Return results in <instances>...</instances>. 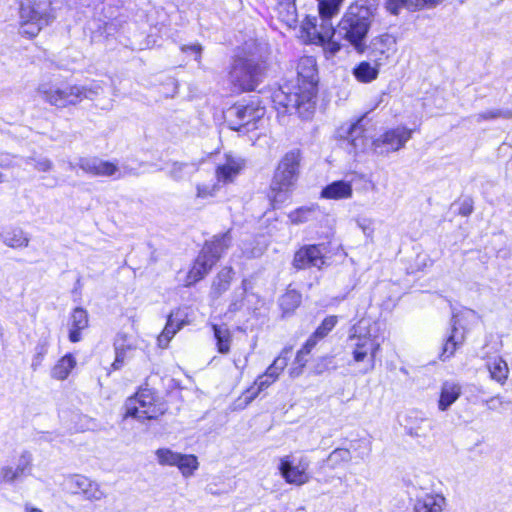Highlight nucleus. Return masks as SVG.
<instances>
[{
    "instance_id": "nucleus-1",
    "label": "nucleus",
    "mask_w": 512,
    "mask_h": 512,
    "mask_svg": "<svg viewBox=\"0 0 512 512\" xmlns=\"http://www.w3.org/2000/svg\"><path fill=\"white\" fill-rule=\"evenodd\" d=\"M382 324L370 318L360 319L349 335L351 355L356 363H365L362 373H368L375 367V360L383 343Z\"/></svg>"
},
{
    "instance_id": "nucleus-2",
    "label": "nucleus",
    "mask_w": 512,
    "mask_h": 512,
    "mask_svg": "<svg viewBox=\"0 0 512 512\" xmlns=\"http://www.w3.org/2000/svg\"><path fill=\"white\" fill-rule=\"evenodd\" d=\"M372 24L371 9L364 5H351L337 26V35L354 50L363 54L367 50L366 38Z\"/></svg>"
},
{
    "instance_id": "nucleus-3",
    "label": "nucleus",
    "mask_w": 512,
    "mask_h": 512,
    "mask_svg": "<svg viewBox=\"0 0 512 512\" xmlns=\"http://www.w3.org/2000/svg\"><path fill=\"white\" fill-rule=\"evenodd\" d=\"M300 159V151L295 149L287 152L278 164L270 185V197L274 205L286 200L288 192L297 181Z\"/></svg>"
},
{
    "instance_id": "nucleus-4",
    "label": "nucleus",
    "mask_w": 512,
    "mask_h": 512,
    "mask_svg": "<svg viewBox=\"0 0 512 512\" xmlns=\"http://www.w3.org/2000/svg\"><path fill=\"white\" fill-rule=\"evenodd\" d=\"M167 411V405L149 388H140L125 402V417L153 420Z\"/></svg>"
},
{
    "instance_id": "nucleus-5",
    "label": "nucleus",
    "mask_w": 512,
    "mask_h": 512,
    "mask_svg": "<svg viewBox=\"0 0 512 512\" xmlns=\"http://www.w3.org/2000/svg\"><path fill=\"white\" fill-rule=\"evenodd\" d=\"M53 18L49 2L22 0L19 11L20 33L30 38L35 37Z\"/></svg>"
},
{
    "instance_id": "nucleus-6",
    "label": "nucleus",
    "mask_w": 512,
    "mask_h": 512,
    "mask_svg": "<svg viewBox=\"0 0 512 512\" xmlns=\"http://www.w3.org/2000/svg\"><path fill=\"white\" fill-rule=\"evenodd\" d=\"M263 70V65L254 57L238 55L230 71V81L237 91H251L261 81Z\"/></svg>"
},
{
    "instance_id": "nucleus-7",
    "label": "nucleus",
    "mask_w": 512,
    "mask_h": 512,
    "mask_svg": "<svg viewBox=\"0 0 512 512\" xmlns=\"http://www.w3.org/2000/svg\"><path fill=\"white\" fill-rule=\"evenodd\" d=\"M330 17L308 18L305 24L307 34L313 43L321 45L327 58L333 57L339 52L341 45L334 39L337 28H334Z\"/></svg>"
},
{
    "instance_id": "nucleus-8",
    "label": "nucleus",
    "mask_w": 512,
    "mask_h": 512,
    "mask_svg": "<svg viewBox=\"0 0 512 512\" xmlns=\"http://www.w3.org/2000/svg\"><path fill=\"white\" fill-rule=\"evenodd\" d=\"M272 102L275 108L282 113L296 112L300 117L307 118L314 111L315 106L306 107L304 92L298 86L285 84L272 94Z\"/></svg>"
},
{
    "instance_id": "nucleus-9",
    "label": "nucleus",
    "mask_w": 512,
    "mask_h": 512,
    "mask_svg": "<svg viewBox=\"0 0 512 512\" xmlns=\"http://www.w3.org/2000/svg\"><path fill=\"white\" fill-rule=\"evenodd\" d=\"M297 86L304 92L306 107L315 106L318 75L316 60L312 56L301 57L297 64Z\"/></svg>"
},
{
    "instance_id": "nucleus-10",
    "label": "nucleus",
    "mask_w": 512,
    "mask_h": 512,
    "mask_svg": "<svg viewBox=\"0 0 512 512\" xmlns=\"http://www.w3.org/2000/svg\"><path fill=\"white\" fill-rule=\"evenodd\" d=\"M413 130L405 126H397L384 132L371 142L373 153L380 156H387L405 147L412 138Z\"/></svg>"
},
{
    "instance_id": "nucleus-11",
    "label": "nucleus",
    "mask_w": 512,
    "mask_h": 512,
    "mask_svg": "<svg viewBox=\"0 0 512 512\" xmlns=\"http://www.w3.org/2000/svg\"><path fill=\"white\" fill-rule=\"evenodd\" d=\"M38 92L46 102L58 108L80 103L81 90L78 85L43 83L39 86Z\"/></svg>"
},
{
    "instance_id": "nucleus-12",
    "label": "nucleus",
    "mask_w": 512,
    "mask_h": 512,
    "mask_svg": "<svg viewBox=\"0 0 512 512\" xmlns=\"http://www.w3.org/2000/svg\"><path fill=\"white\" fill-rule=\"evenodd\" d=\"M265 114L264 107L258 102L251 101L247 104L238 103L230 107L226 112V119L232 130L240 131L242 127L254 124Z\"/></svg>"
},
{
    "instance_id": "nucleus-13",
    "label": "nucleus",
    "mask_w": 512,
    "mask_h": 512,
    "mask_svg": "<svg viewBox=\"0 0 512 512\" xmlns=\"http://www.w3.org/2000/svg\"><path fill=\"white\" fill-rule=\"evenodd\" d=\"M309 466L310 461L307 457L302 456L296 460L291 456H284L280 459L278 469L286 483L302 486L311 479Z\"/></svg>"
},
{
    "instance_id": "nucleus-14",
    "label": "nucleus",
    "mask_w": 512,
    "mask_h": 512,
    "mask_svg": "<svg viewBox=\"0 0 512 512\" xmlns=\"http://www.w3.org/2000/svg\"><path fill=\"white\" fill-rule=\"evenodd\" d=\"M155 454L160 465L177 467L185 478L191 477L199 467L197 457L192 454H181L168 448H160Z\"/></svg>"
},
{
    "instance_id": "nucleus-15",
    "label": "nucleus",
    "mask_w": 512,
    "mask_h": 512,
    "mask_svg": "<svg viewBox=\"0 0 512 512\" xmlns=\"http://www.w3.org/2000/svg\"><path fill=\"white\" fill-rule=\"evenodd\" d=\"M367 49L369 59L373 64L383 67L397 52V41L393 35L384 33L372 38Z\"/></svg>"
},
{
    "instance_id": "nucleus-16",
    "label": "nucleus",
    "mask_w": 512,
    "mask_h": 512,
    "mask_svg": "<svg viewBox=\"0 0 512 512\" xmlns=\"http://www.w3.org/2000/svg\"><path fill=\"white\" fill-rule=\"evenodd\" d=\"M326 264L323 245H305L295 252L292 265L297 270L317 268Z\"/></svg>"
},
{
    "instance_id": "nucleus-17",
    "label": "nucleus",
    "mask_w": 512,
    "mask_h": 512,
    "mask_svg": "<svg viewBox=\"0 0 512 512\" xmlns=\"http://www.w3.org/2000/svg\"><path fill=\"white\" fill-rule=\"evenodd\" d=\"M66 489L73 494H82L85 499L99 501L105 497L100 485L83 475H71L65 479Z\"/></svg>"
},
{
    "instance_id": "nucleus-18",
    "label": "nucleus",
    "mask_w": 512,
    "mask_h": 512,
    "mask_svg": "<svg viewBox=\"0 0 512 512\" xmlns=\"http://www.w3.org/2000/svg\"><path fill=\"white\" fill-rule=\"evenodd\" d=\"M78 167L92 176L112 177L120 179L127 173H122L117 164L102 160L98 157H81L77 162Z\"/></svg>"
},
{
    "instance_id": "nucleus-19",
    "label": "nucleus",
    "mask_w": 512,
    "mask_h": 512,
    "mask_svg": "<svg viewBox=\"0 0 512 512\" xmlns=\"http://www.w3.org/2000/svg\"><path fill=\"white\" fill-rule=\"evenodd\" d=\"M361 119L352 123L346 130L342 127L340 136L347 142V149L355 155L365 152L369 146V140L365 136L364 126Z\"/></svg>"
},
{
    "instance_id": "nucleus-20",
    "label": "nucleus",
    "mask_w": 512,
    "mask_h": 512,
    "mask_svg": "<svg viewBox=\"0 0 512 512\" xmlns=\"http://www.w3.org/2000/svg\"><path fill=\"white\" fill-rule=\"evenodd\" d=\"M464 316H476V312L472 309H464L458 314H453L452 331L450 336L447 338L445 344L443 345L442 353L440 355V358L443 361L452 357L456 349L464 342V332L460 331L457 327V325L460 323V318Z\"/></svg>"
},
{
    "instance_id": "nucleus-21",
    "label": "nucleus",
    "mask_w": 512,
    "mask_h": 512,
    "mask_svg": "<svg viewBox=\"0 0 512 512\" xmlns=\"http://www.w3.org/2000/svg\"><path fill=\"white\" fill-rule=\"evenodd\" d=\"M254 288V281L252 278H245L241 282V286L236 288L232 294L231 302L228 310L230 312H238L244 308L252 310L250 305L252 298H257V295L252 292Z\"/></svg>"
},
{
    "instance_id": "nucleus-22",
    "label": "nucleus",
    "mask_w": 512,
    "mask_h": 512,
    "mask_svg": "<svg viewBox=\"0 0 512 512\" xmlns=\"http://www.w3.org/2000/svg\"><path fill=\"white\" fill-rule=\"evenodd\" d=\"M136 346L132 339L123 333L117 334L114 340L115 359L111 367L113 370H120L128 359L132 357Z\"/></svg>"
},
{
    "instance_id": "nucleus-23",
    "label": "nucleus",
    "mask_w": 512,
    "mask_h": 512,
    "mask_svg": "<svg viewBox=\"0 0 512 512\" xmlns=\"http://www.w3.org/2000/svg\"><path fill=\"white\" fill-rule=\"evenodd\" d=\"M232 242L230 231L215 235L211 240L205 242L201 252L208 256L215 264L228 250Z\"/></svg>"
},
{
    "instance_id": "nucleus-24",
    "label": "nucleus",
    "mask_w": 512,
    "mask_h": 512,
    "mask_svg": "<svg viewBox=\"0 0 512 512\" xmlns=\"http://www.w3.org/2000/svg\"><path fill=\"white\" fill-rule=\"evenodd\" d=\"M275 381L276 379L267 377L265 372L262 375H259L253 385L247 388L243 392L242 396L238 398L236 402L237 408H246L260 394V392L267 389Z\"/></svg>"
},
{
    "instance_id": "nucleus-25",
    "label": "nucleus",
    "mask_w": 512,
    "mask_h": 512,
    "mask_svg": "<svg viewBox=\"0 0 512 512\" xmlns=\"http://www.w3.org/2000/svg\"><path fill=\"white\" fill-rule=\"evenodd\" d=\"M244 160L239 157L227 156L225 163L219 165L216 169L217 182L228 184L233 182L240 171L243 169Z\"/></svg>"
},
{
    "instance_id": "nucleus-26",
    "label": "nucleus",
    "mask_w": 512,
    "mask_h": 512,
    "mask_svg": "<svg viewBox=\"0 0 512 512\" xmlns=\"http://www.w3.org/2000/svg\"><path fill=\"white\" fill-rule=\"evenodd\" d=\"M88 325L89 319L87 311L81 307L75 308L68 320L69 340L72 343L81 341V331L85 330Z\"/></svg>"
},
{
    "instance_id": "nucleus-27",
    "label": "nucleus",
    "mask_w": 512,
    "mask_h": 512,
    "mask_svg": "<svg viewBox=\"0 0 512 512\" xmlns=\"http://www.w3.org/2000/svg\"><path fill=\"white\" fill-rule=\"evenodd\" d=\"M182 316L179 310L169 315L162 333L158 336V345L161 348H166L176 332L186 324Z\"/></svg>"
},
{
    "instance_id": "nucleus-28",
    "label": "nucleus",
    "mask_w": 512,
    "mask_h": 512,
    "mask_svg": "<svg viewBox=\"0 0 512 512\" xmlns=\"http://www.w3.org/2000/svg\"><path fill=\"white\" fill-rule=\"evenodd\" d=\"M352 195L353 189L351 183L343 180L334 181L321 191L322 198L331 200L350 199Z\"/></svg>"
},
{
    "instance_id": "nucleus-29",
    "label": "nucleus",
    "mask_w": 512,
    "mask_h": 512,
    "mask_svg": "<svg viewBox=\"0 0 512 512\" xmlns=\"http://www.w3.org/2000/svg\"><path fill=\"white\" fill-rule=\"evenodd\" d=\"M215 263L200 251L190 271L188 272V284L202 280L212 269Z\"/></svg>"
},
{
    "instance_id": "nucleus-30",
    "label": "nucleus",
    "mask_w": 512,
    "mask_h": 512,
    "mask_svg": "<svg viewBox=\"0 0 512 512\" xmlns=\"http://www.w3.org/2000/svg\"><path fill=\"white\" fill-rule=\"evenodd\" d=\"M446 500L439 494H425L416 500L415 512H442Z\"/></svg>"
},
{
    "instance_id": "nucleus-31",
    "label": "nucleus",
    "mask_w": 512,
    "mask_h": 512,
    "mask_svg": "<svg viewBox=\"0 0 512 512\" xmlns=\"http://www.w3.org/2000/svg\"><path fill=\"white\" fill-rule=\"evenodd\" d=\"M0 239L6 246L14 249L27 247L29 244V237L18 227L5 228L0 233Z\"/></svg>"
},
{
    "instance_id": "nucleus-32",
    "label": "nucleus",
    "mask_w": 512,
    "mask_h": 512,
    "mask_svg": "<svg viewBox=\"0 0 512 512\" xmlns=\"http://www.w3.org/2000/svg\"><path fill=\"white\" fill-rule=\"evenodd\" d=\"M198 171L196 162H172L168 176L174 181H183L192 177Z\"/></svg>"
},
{
    "instance_id": "nucleus-33",
    "label": "nucleus",
    "mask_w": 512,
    "mask_h": 512,
    "mask_svg": "<svg viewBox=\"0 0 512 512\" xmlns=\"http://www.w3.org/2000/svg\"><path fill=\"white\" fill-rule=\"evenodd\" d=\"M233 276L234 270L232 269V267L222 268L213 280L211 286V294L215 298H218L224 292H226L230 287Z\"/></svg>"
},
{
    "instance_id": "nucleus-34",
    "label": "nucleus",
    "mask_w": 512,
    "mask_h": 512,
    "mask_svg": "<svg viewBox=\"0 0 512 512\" xmlns=\"http://www.w3.org/2000/svg\"><path fill=\"white\" fill-rule=\"evenodd\" d=\"M380 68L381 66L373 64L370 59L367 61H361L353 69V75L359 82L370 83L377 79Z\"/></svg>"
},
{
    "instance_id": "nucleus-35",
    "label": "nucleus",
    "mask_w": 512,
    "mask_h": 512,
    "mask_svg": "<svg viewBox=\"0 0 512 512\" xmlns=\"http://www.w3.org/2000/svg\"><path fill=\"white\" fill-rule=\"evenodd\" d=\"M337 323V316H327L316 328L314 333L307 339L308 346L315 347L319 341L324 339L334 329Z\"/></svg>"
},
{
    "instance_id": "nucleus-36",
    "label": "nucleus",
    "mask_w": 512,
    "mask_h": 512,
    "mask_svg": "<svg viewBox=\"0 0 512 512\" xmlns=\"http://www.w3.org/2000/svg\"><path fill=\"white\" fill-rule=\"evenodd\" d=\"M487 369L490 377L500 384H504L508 378L509 368L505 360L501 357H494L487 361Z\"/></svg>"
},
{
    "instance_id": "nucleus-37",
    "label": "nucleus",
    "mask_w": 512,
    "mask_h": 512,
    "mask_svg": "<svg viewBox=\"0 0 512 512\" xmlns=\"http://www.w3.org/2000/svg\"><path fill=\"white\" fill-rule=\"evenodd\" d=\"M75 366V357L72 354H66L52 368L51 377L56 380H65Z\"/></svg>"
},
{
    "instance_id": "nucleus-38",
    "label": "nucleus",
    "mask_w": 512,
    "mask_h": 512,
    "mask_svg": "<svg viewBox=\"0 0 512 512\" xmlns=\"http://www.w3.org/2000/svg\"><path fill=\"white\" fill-rule=\"evenodd\" d=\"M460 396V386L446 382L442 386L438 407L441 411L447 410Z\"/></svg>"
},
{
    "instance_id": "nucleus-39",
    "label": "nucleus",
    "mask_w": 512,
    "mask_h": 512,
    "mask_svg": "<svg viewBox=\"0 0 512 512\" xmlns=\"http://www.w3.org/2000/svg\"><path fill=\"white\" fill-rule=\"evenodd\" d=\"M213 332L218 352L227 354L230 351L231 343V333L229 329L224 326L213 325Z\"/></svg>"
},
{
    "instance_id": "nucleus-40",
    "label": "nucleus",
    "mask_w": 512,
    "mask_h": 512,
    "mask_svg": "<svg viewBox=\"0 0 512 512\" xmlns=\"http://www.w3.org/2000/svg\"><path fill=\"white\" fill-rule=\"evenodd\" d=\"M352 454L350 450L346 448H336L327 457V466L331 469H335L344 463L350 462Z\"/></svg>"
},
{
    "instance_id": "nucleus-41",
    "label": "nucleus",
    "mask_w": 512,
    "mask_h": 512,
    "mask_svg": "<svg viewBox=\"0 0 512 512\" xmlns=\"http://www.w3.org/2000/svg\"><path fill=\"white\" fill-rule=\"evenodd\" d=\"M344 0H319L318 12L321 17L334 18L338 15Z\"/></svg>"
},
{
    "instance_id": "nucleus-42",
    "label": "nucleus",
    "mask_w": 512,
    "mask_h": 512,
    "mask_svg": "<svg viewBox=\"0 0 512 512\" xmlns=\"http://www.w3.org/2000/svg\"><path fill=\"white\" fill-rule=\"evenodd\" d=\"M301 298L300 293L289 290L280 298V306L284 312H291L300 305Z\"/></svg>"
},
{
    "instance_id": "nucleus-43",
    "label": "nucleus",
    "mask_w": 512,
    "mask_h": 512,
    "mask_svg": "<svg viewBox=\"0 0 512 512\" xmlns=\"http://www.w3.org/2000/svg\"><path fill=\"white\" fill-rule=\"evenodd\" d=\"M27 165H31L39 172H49L53 168V162L44 156H33L24 159Z\"/></svg>"
},
{
    "instance_id": "nucleus-44",
    "label": "nucleus",
    "mask_w": 512,
    "mask_h": 512,
    "mask_svg": "<svg viewBox=\"0 0 512 512\" xmlns=\"http://www.w3.org/2000/svg\"><path fill=\"white\" fill-rule=\"evenodd\" d=\"M78 88L81 90L80 96V102L83 99H94L101 93H103V86L98 81H93L89 85L80 86L78 85Z\"/></svg>"
},
{
    "instance_id": "nucleus-45",
    "label": "nucleus",
    "mask_w": 512,
    "mask_h": 512,
    "mask_svg": "<svg viewBox=\"0 0 512 512\" xmlns=\"http://www.w3.org/2000/svg\"><path fill=\"white\" fill-rule=\"evenodd\" d=\"M220 189L218 182L197 184L196 197L199 199H208L216 196Z\"/></svg>"
},
{
    "instance_id": "nucleus-46",
    "label": "nucleus",
    "mask_w": 512,
    "mask_h": 512,
    "mask_svg": "<svg viewBox=\"0 0 512 512\" xmlns=\"http://www.w3.org/2000/svg\"><path fill=\"white\" fill-rule=\"evenodd\" d=\"M48 352V343L46 340L39 342L35 347V354L32 359L31 368L36 371L42 364L45 355Z\"/></svg>"
},
{
    "instance_id": "nucleus-47",
    "label": "nucleus",
    "mask_w": 512,
    "mask_h": 512,
    "mask_svg": "<svg viewBox=\"0 0 512 512\" xmlns=\"http://www.w3.org/2000/svg\"><path fill=\"white\" fill-rule=\"evenodd\" d=\"M32 455L28 451H24L18 460L16 471L20 477L24 476L31 467Z\"/></svg>"
},
{
    "instance_id": "nucleus-48",
    "label": "nucleus",
    "mask_w": 512,
    "mask_h": 512,
    "mask_svg": "<svg viewBox=\"0 0 512 512\" xmlns=\"http://www.w3.org/2000/svg\"><path fill=\"white\" fill-rule=\"evenodd\" d=\"M501 116H502V111L498 110V109H494V110H488L485 112L478 113L476 115H473L471 118L476 123H481L482 121L497 119Z\"/></svg>"
},
{
    "instance_id": "nucleus-49",
    "label": "nucleus",
    "mask_w": 512,
    "mask_h": 512,
    "mask_svg": "<svg viewBox=\"0 0 512 512\" xmlns=\"http://www.w3.org/2000/svg\"><path fill=\"white\" fill-rule=\"evenodd\" d=\"M441 0H404L405 8L410 10L420 9L424 6H435Z\"/></svg>"
},
{
    "instance_id": "nucleus-50",
    "label": "nucleus",
    "mask_w": 512,
    "mask_h": 512,
    "mask_svg": "<svg viewBox=\"0 0 512 512\" xmlns=\"http://www.w3.org/2000/svg\"><path fill=\"white\" fill-rule=\"evenodd\" d=\"M314 212L313 208H299L290 214V218L295 223L305 222L309 219V215Z\"/></svg>"
},
{
    "instance_id": "nucleus-51",
    "label": "nucleus",
    "mask_w": 512,
    "mask_h": 512,
    "mask_svg": "<svg viewBox=\"0 0 512 512\" xmlns=\"http://www.w3.org/2000/svg\"><path fill=\"white\" fill-rule=\"evenodd\" d=\"M314 347L308 346V340L305 342L303 347L297 352L294 364L305 366L307 363L306 356L309 355Z\"/></svg>"
},
{
    "instance_id": "nucleus-52",
    "label": "nucleus",
    "mask_w": 512,
    "mask_h": 512,
    "mask_svg": "<svg viewBox=\"0 0 512 512\" xmlns=\"http://www.w3.org/2000/svg\"><path fill=\"white\" fill-rule=\"evenodd\" d=\"M289 352V349H284L281 352V354L273 361L272 364L274 365V368H276V370L282 372L286 368L289 359Z\"/></svg>"
},
{
    "instance_id": "nucleus-53",
    "label": "nucleus",
    "mask_w": 512,
    "mask_h": 512,
    "mask_svg": "<svg viewBox=\"0 0 512 512\" xmlns=\"http://www.w3.org/2000/svg\"><path fill=\"white\" fill-rule=\"evenodd\" d=\"M1 476L4 481L12 482L18 478H20L16 469L10 466L4 467L1 470Z\"/></svg>"
},
{
    "instance_id": "nucleus-54",
    "label": "nucleus",
    "mask_w": 512,
    "mask_h": 512,
    "mask_svg": "<svg viewBox=\"0 0 512 512\" xmlns=\"http://www.w3.org/2000/svg\"><path fill=\"white\" fill-rule=\"evenodd\" d=\"M385 7L393 15H397L401 8H405L404 0H387Z\"/></svg>"
},
{
    "instance_id": "nucleus-55",
    "label": "nucleus",
    "mask_w": 512,
    "mask_h": 512,
    "mask_svg": "<svg viewBox=\"0 0 512 512\" xmlns=\"http://www.w3.org/2000/svg\"><path fill=\"white\" fill-rule=\"evenodd\" d=\"M182 51L186 53H191L195 55V60H198V58L201 55L202 47L199 44H192L182 47Z\"/></svg>"
},
{
    "instance_id": "nucleus-56",
    "label": "nucleus",
    "mask_w": 512,
    "mask_h": 512,
    "mask_svg": "<svg viewBox=\"0 0 512 512\" xmlns=\"http://www.w3.org/2000/svg\"><path fill=\"white\" fill-rule=\"evenodd\" d=\"M15 157L10 154H0V166L8 167L12 164Z\"/></svg>"
},
{
    "instance_id": "nucleus-57",
    "label": "nucleus",
    "mask_w": 512,
    "mask_h": 512,
    "mask_svg": "<svg viewBox=\"0 0 512 512\" xmlns=\"http://www.w3.org/2000/svg\"><path fill=\"white\" fill-rule=\"evenodd\" d=\"M280 5L287 7L288 13L294 14L296 11L295 0H278Z\"/></svg>"
},
{
    "instance_id": "nucleus-58",
    "label": "nucleus",
    "mask_w": 512,
    "mask_h": 512,
    "mask_svg": "<svg viewBox=\"0 0 512 512\" xmlns=\"http://www.w3.org/2000/svg\"><path fill=\"white\" fill-rule=\"evenodd\" d=\"M502 404V401L500 397H492L489 400H487L488 408L491 410H496L498 407Z\"/></svg>"
},
{
    "instance_id": "nucleus-59",
    "label": "nucleus",
    "mask_w": 512,
    "mask_h": 512,
    "mask_svg": "<svg viewBox=\"0 0 512 512\" xmlns=\"http://www.w3.org/2000/svg\"><path fill=\"white\" fill-rule=\"evenodd\" d=\"M265 373H266V376H267V377H270V378L272 377V378H274V379H276V380H277V379H278V377H279V375H280L282 372H280L279 370H276V368H274V365H273V364H271V365L266 369Z\"/></svg>"
},
{
    "instance_id": "nucleus-60",
    "label": "nucleus",
    "mask_w": 512,
    "mask_h": 512,
    "mask_svg": "<svg viewBox=\"0 0 512 512\" xmlns=\"http://www.w3.org/2000/svg\"><path fill=\"white\" fill-rule=\"evenodd\" d=\"M472 210V205L465 201L460 207V214L463 216H467L472 212Z\"/></svg>"
},
{
    "instance_id": "nucleus-61",
    "label": "nucleus",
    "mask_w": 512,
    "mask_h": 512,
    "mask_svg": "<svg viewBox=\"0 0 512 512\" xmlns=\"http://www.w3.org/2000/svg\"><path fill=\"white\" fill-rule=\"evenodd\" d=\"M305 366L295 365L293 363V366L290 369V376L291 377H298L302 374L303 368Z\"/></svg>"
},
{
    "instance_id": "nucleus-62",
    "label": "nucleus",
    "mask_w": 512,
    "mask_h": 512,
    "mask_svg": "<svg viewBox=\"0 0 512 512\" xmlns=\"http://www.w3.org/2000/svg\"><path fill=\"white\" fill-rule=\"evenodd\" d=\"M243 253L248 258H255V257H259L262 254V250L260 248H255V249L251 250L250 252L244 250Z\"/></svg>"
},
{
    "instance_id": "nucleus-63",
    "label": "nucleus",
    "mask_w": 512,
    "mask_h": 512,
    "mask_svg": "<svg viewBox=\"0 0 512 512\" xmlns=\"http://www.w3.org/2000/svg\"><path fill=\"white\" fill-rule=\"evenodd\" d=\"M247 364V358L245 357L243 360L241 359H234V365L237 369H239L241 372L245 369Z\"/></svg>"
},
{
    "instance_id": "nucleus-64",
    "label": "nucleus",
    "mask_w": 512,
    "mask_h": 512,
    "mask_svg": "<svg viewBox=\"0 0 512 512\" xmlns=\"http://www.w3.org/2000/svg\"><path fill=\"white\" fill-rule=\"evenodd\" d=\"M27 512H42V511L37 508H30V509L27 508Z\"/></svg>"
}]
</instances>
